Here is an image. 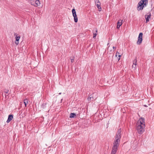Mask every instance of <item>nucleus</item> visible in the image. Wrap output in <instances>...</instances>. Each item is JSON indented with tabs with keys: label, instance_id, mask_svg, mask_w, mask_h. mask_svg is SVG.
Wrapping results in <instances>:
<instances>
[{
	"label": "nucleus",
	"instance_id": "nucleus-1",
	"mask_svg": "<svg viewBox=\"0 0 154 154\" xmlns=\"http://www.w3.org/2000/svg\"><path fill=\"white\" fill-rule=\"evenodd\" d=\"M121 129H118L115 137V140L113 143L110 154H116L118 147L119 145L120 138H121Z\"/></svg>",
	"mask_w": 154,
	"mask_h": 154
},
{
	"label": "nucleus",
	"instance_id": "nucleus-2",
	"mask_svg": "<svg viewBox=\"0 0 154 154\" xmlns=\"http://www.w3.org/2000/svg\"><path fill=\"white\" fill-rule=\"evenodd\" d=\"M148 0H141L138 3L137 8L138 11L143 9V8L146 6L148 4Z\"/></svg>",
	"mask_w": 154,
	"mask_h": 154
},
{
	"label": "nucleus",
	"instance_id": "nucleus-3",
	"mask_svg": "<svg viewBox=\"0 0 154 154\" xmlns=\"http://www.w3.org/2000/svg\"><path fill=\"white\" fill-rule=\"evenodd\" d=\"M144 127H143L141 125H138L137 129L138 132L140 134H142L144 131Z\"/></svg>",
	"mask_w": 154,
	"mask_h": 154
},
{
	"label": "nucleus",
	"instance_id": "nucleus-4",
	"mask_svg": "<svg viewBox=\"0 0 154 154\" xmlns=\"http://www.w3.org/2000/svg\"><path fill=\"white\" fill-rule=\"evenodd\" d=\"M30 3L35 7H37L40 4L38 0H30Z\"/></svg>",
	"mask_w": 154,
	"mask_h": 154
},
{
	"label": "nucleus",
	"instance_id": "nucleus-5",
	"mask_svg": "<svg viewBox=\"0 0 154 154\" xmlns=\"http://www.w3.org/2000/svg\"><path fill=\"white\" fill-rule=\"evenodd\" d=\"M72 12L73 16L74 17V22L75 23H77L78 21V17L76 14V11L74 9H72Z\"/></svg>",
	"mask_w": 154,
	"mask_h": 154
},
{
	"label": "nucleus",
	"instance_id": "nucleus-6",
	"mask_svg": "<svg viewBox=\"0 0 154 154\" xmlns=\"http://www.w3.org/2000/svg\"><path fill=\"white\" fill-rule=\"evenodd\" d=\"M142 35L143 33L142 32H140L139 33L138 38V40L137 42V45H140L141 43L143 40Z\"/></svg>",
	"mask_w": 154,
	"mask_h": 154
},
{
	"label": "nucleus",
	"instance_id": "nucleus-7",
	"mask_svg": "<svg viewBox=\"0 0 154 154\" xmlns=\"http://www.w3.org/2000/svg\"><path fill=\"white\" fill-rule=\"evenodd\" d=\"M148 14V15H145V18L146 20V22H148L149 21V19H150L151 16V14L150 12Z\"/></svg>",
	"mask_w": 154,
	"mask_h": 154
},
{
	"label": "nucleus",
	"instance_id": "nucleus-8",
	"mask_svg": "<svg viewBox=\"0 0 154 154\" xmlns=\"http://www.w3.org/2000/svg\"><path fill=\"white\" fill-rule=\"evenodd\" d=\"M13 117L12 115H10L8 116V119L6 121L7 123L9 122L13 119Z\"/></svg>",
	"mask_w": 154,
	"mask_h": 154
},
{
	"label": "nucleus",
	"instance_id": "nucleus-9",
	"mask_svg": "<svg viewBox=\"0 0 154 154\" xmlns=\"http://www.w3.org/2000/svg\"><path fill=\"white\" fill-rule=\"evenodd\" d=\"M123 21L122 20H119L118 22L117 23V29H119V27H120V26L122 25V21Z\"/></svg>",
	"mask_w": 154,
	"mask_h": 154
},
{
	"label": "nucleus",
	"instance_id": "nucleus-10",
	"mask_svg": "<svg viewBox=\"0 0 154 154\" xmlns=\"http://www.w3.org/2000/svg\"><path fill=\"white\" fill-rule=\"evenodd\" d=\"M96 6L98 9V11H101L102 10L101 7V3H98L96 5Z\"/></svg>",
	"mask_w": 154,
	"mask_h": 154
},
{
	"label": "nucleus",
	"instance_id": "nucleus-11",
	"mask_svg": "<svg viewBox=\"0 0 154 154\" xmlns=\"http://www.w3.org/2000/svg\"><path fill=\"white\" fill-rule=\"evenodd\" d=\"M20 38V36H16V42H15V44L17 45L19 44L18 41Z\"/></svg>",
	"mask_w": 154,
	"mask_h": 154
},
{
	"label": "nucleus",
	"instance_id": "nucleus-12",
	"mask_svg": "<svg viewBox=\"0 0 154 154\" xmlns=\"http://www.w3.org/2000/svg\"><path fill=\"white\" fill-rule=\"evenodd\" d=\"M144 119L143 118H140L139 119L138 122V124H139V122H141V123H144L145 122H144Z\"/></svg>",
	"mask_w": 154,
	"mask_h": 154
},
{
	"label": "nucleus",
	"instance_id": "nucleus-13",
	"mask_svg": "<svg viewBox=\"0 0 154 154\" xmlns=\"http://www.w3.org/2000/svg\"><path fill=\"white\" fill-rule=\"evenodd\" d=\"M88 101L91 102V101H93L95 99L93 97H89L88 98Z\"/></svg>",
	"mask_w": 154,
	"mask_h": 154
},
{
	"label": "nucleus",
	"instance_id": "nucleus-14",
	"mask_svg": "<svg viewBox=\"0 0 154 154\" xmlns=\"http://www.w3.org/2000/svg\"><path fill=\"white\" fill-rule=\"evenodd\" d=\"M76 116V115L75 113H71L70 114V118H73Z\"/></svg>",
	"mask_w": 154,
	"mask_h": 154
},
{
	"label": "nucleus",
	"instance_id": "nucleus-15",
	"mask_svg": "<svg viewBox=\"0 0 154 154\" xmlns=\"http://www.w3.org/2000/svg\"><path fill=\"white\" fill-rule=\"evenodd\" d=\"M28 103V100L27 99H26L24 100L23 103L25 104V106L26 107V105Z\"/></svg>",
	"mask_w": 154,
	"mask_h": 154
},
{
	"label": "nucleus",
	"instance_id": "nucleus-16",
	"mask_svg": "<svg viewBox=\"0 0 154 154\" xmlns=\"http://www.w3.org/2000/svg\"><path fill=\"white\" fill-rule=\"evenodd\" d=\"M133 65H137V60L136 58L133 61Z\"/></svg>",
	"mask_w": 154,
	"mask_h": 154
},
{
	"label": "nucleus",
	"instance_id": "nucleus-17",
	"mask_svg": "<svg viewBox=\"0 0 154 154\" xmlns=\"http://www.w3.org/2000/svg\"><path fill=\"white\" fill-rule=\"evenodd\" d=\"M46 103H43L42 104L41 107L43 109H45L46 108Z\"/></svg>",
	"mask_w": 154,
	"mask_h": 154
},
{
	"label": "nucleus",
	"instance_id": "nucleus-18",
	"mask_svg": "<svg viewBox=\"0 0 154 154\" xmlns=\"http://www.w3.org/2000/svg\"><path fill=\"white\" fill-rule=\"evenodd\" d=\"M136 66L134 65H133L132 66V69H133L134 70H135L136 69Z\"/></svg>",
	"mask_w": 154,
	"mask_h": 154
},
{
	"label": "nucleus",
	"instance_id": "nucleus-19",
	"mask_svg": "<svg viewBox=\"0 0 154 154\" xmlns=\"http://www.w3.org/2000/svg\"><path fill=\"white\" fill-rule=\"evenodd\" d=\"M139 123H140L139 125H141L143 127H144V125H145L144 123H141V122H139ZM138 125H139V124H138Z\"/></svg>",
	"mask_w": 154,
	"mask_h": 154
},
{
	"label": "nucleus",
	"instance_id": "nucleus-20",
	"mask_svg": "<svg viewBox=\"0 0 154 154\" xmlns=\"http://www.w3.org/2000/svg\"><path fill=\"white\" fill-rule=\"evenodd\" d=\"M95 3H97V4L98 3H100V1H99V0H95Z\"/></svg>",
	"mask_w": 154,
	"mask_h": 154
},
{
	"label": "nucleus",
	"instance_id": "nucleus-21",
	"mask_svg": "<svg viewBox=\"0 0 154 154\" xmlns=\"http://www.w3.org/2000/svg\"><path fill=\"white\" fill-rule=\"evenodd\" d=\"M97 35V34L96 33H94L93 35V38H95L96 35Z\"/></svg>",
	"mask_w": 154,
	"mask_h": 154
},
{
	"label": "nucleus",
	"instance_id": "nucleus-22",
	"mask_svg": "<svg viewBox=\"0 0 154 154\" xmlns=\"http://www.w3.org/2000/svg\"><path fill=\"white\" fill-rule=\"evenodd\" d=\"M74 57H73L71 59V63H73L74 61Z\"/></svg>",
	"mask_w": 154,
	"mask_h": 154
},
{
	"label": "nucleus",
	"instance_id": "nucleus-23",
	"mask_svg": "<svg viewBox=\"0 0 154 154\" xmlns=\"http://www.w3.org/2000/svg\"><path fill=\"white\" fill-rule=\"evenodd\" d=\"M114 50H112L110 51V54L114 52Z\"/></svg>",
	"mask_w": 154,
	"mask_h": 154
},
{
	"label": "nucleus",
	"instance_id": "nucleus-24",
	"mask_svg": "<svg viewBox=\"0 0 154 154\" xmlns=\"http://www.w3.org/2000/svg\"><path fill=\"white\" fill-rule=\"evenodd\" d=\"M8 92H9V90H7L6 91H5V93L6 94H7L8 93Z\"/></svg>",
	"mask_w": 154,
	"mask_h": 154
},
{
	"label": "nucleus",
	"instance_id": "nucleus-25",
	"mask_svg": "<svg viewBox=\"0 0 154 154\" xmlns=\"http://www.w3.org/2000/svg\"><path fill=\"white\" fill-rule=\"evenodd\" d=\"M113 50H112L114 51L115 50H116V47L113 46Z\"/></svg>",
	"mask_w": 154,
	"mask_h": 154
},
{
	"label": "nucleus",
	"instance_id": "nucleus-26",
	"mask_svg": "<svg viewBox=\"0 0 154 154\" xmlns=\"http://www.w3.org/2000/svg\"><path fill=\"white\" fill-rule=\"evenodd\" d=\"M121 56V55H118V57H119V59H118V61H119V60H120V58Z\"/></svg>",
	"mask_w": 154,
	"mask_h": 154
},
{
	"label": "nucleus",
	"instance_id": "nucleus-27",
	"mask_svg": "<svg viewBox=\"0 0 154 154\" xmlns=\"http://www.w3.org/2000/svg\"><path fill=\"white\" fill-rule=\"evenodd\" d=\"M117 54H119V52H117V53H116V57H117Z\"/></svg>",
	"mask_w": 154,
	"mask_h": 154
},
{
	"label": "nucleus",
	"instance_id": "nucleus-28",
	"mask_svg": "<svg viewBox=\"0 0 154 154\" xmlns=\"http://www.w3.org/2000/svg\"><path fill=\"white\" fill-rule=\"evenodd\" d=\"M143 106H145V107H147V106L146 105H144Z\"/></svg>",
	"mask_w": 154,
	"mask_h": 154
},
{
	"label": "nucleus",
	"instance_id": "nucleus-29",
	"mask_svg": "<svg viewBox=\"0 0 154 154\" xmlns=\"http://www.w3.org/2000/svg\"><path fill=\"white\" fill-rule=\"evenodd\" d=\"M61 94V93H60L59 94L60 95Z\"/></svg>",
	"mask_w": 154,
	"mask_h": 154
},
{
	"label": "nucleus",
	"instance_id": "nucleus-30",
	"mask_svg": "<svg viewBox=\"0 0 154 154\" xmlns=\"http://www.w3.org/2000/svg\"><path fill=\"white\" fill-rule=\"evenodd\" d=\"M96 32H97V30H96Z\"/></svg>",
	"mask_w": 154,
	"mask_h": 154
}]
</instances>
